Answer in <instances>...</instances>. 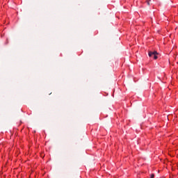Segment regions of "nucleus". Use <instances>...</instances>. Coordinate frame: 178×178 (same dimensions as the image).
<instances>
[{
	"label": "nucleus",
	"mask_w": 178,
	"mask_h": 178,
	"mask_svg": "<svg viewBox=\"0 0 178 178\" xmlns=\"http://www.w3.org/2000/svg\"><path fill=\"white\" fill-rule=\"evenodd\" d=\"M152 55H154V59H156V51L149 52V56H152Z\"/></svg>",
	"instance_id": "f257e3e1"
},
{
	"label": "nucleus",
	"mask_w": 178,
	"mask_h": 178,
	"mask_svg": "<svg viewBox=\"0 0 178 178\" xmlns=\"http://www.w3.org/2000/svg\"><path fill=\"white\" fill-rule=\"evenodd\" d=\"M152 2V1L149 0V1H147V5H151Z\"/></svg>",
	"instance_id": "f03ea898"
},
{
	"label": "nucleus",
	"mask_w": 178,
	"mask_h": 178,
	"mask_svg": "<svg viewBox=\"0 0 178 178\" xmlns=\"http://www.w3.org/2000/svg\"><path fill=\"white\" fill-rule=\"evenodd\" d=\"M155 177V175L154 174H151L150 177L149 178H154Z\"/></svg>",
	"instance_id": "7ed1b4c3"
},
{
	"label": "nucleus",
	"mask_w": 178,
	"mask_h": 178,
	"mask_svg": "<svg viewBox=\"0 0 178 178\" xmlns=\"http://www.w3.org/2000/svg\"><path fill=\"white\" fill-rule=\"evenodd\" d=\"M156 55H157L156 58L158 59V58H159L160 55L158 53H156Z\"/></svg>",
	"instance_id": "20e7f679"
}]
</instances>
